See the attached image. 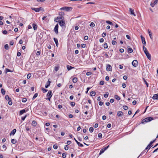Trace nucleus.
<instances>
[{
	"instance_id": "1",
	"label": "nucleus",
	"mask_w": 158,
	"mask_h": 158,
	"mask_svg": "<svg viewBox=\"0 0 158 158\" xmlns=\"http://www.w3.org/2000/svg\"><path fill=\"white\" fill-rule=\"evenodd\" d=\"M143 51L146 55L147 58L149 60H151V54L149 53L148 51L147 48L144 46H143Z\"/></svg>"
},
{
	"instance_id": "2",
	"label": "nucleus",
	"mask_w": 158,
	"mask_h": 158,
	"mask_svg": "<svg viewBox=\"0 0 158 158\" xmlns=\"http://www.w3.org/2000/svg\"><path fill=\"white\" fill-rule=\"evenodd\" d=\"M59 24L63 28H65V24L64 20H59L58 22Z\"/></svg>"
},
{
	"instance_id": "3",
	"label": "nucleus",
	"mask_w": 158,
	"mask_h": 158,
	"mask_svg": "<svg viewBox=\"0 0 158 158\" xmlns=\"http://www.w3.org/2000/svg\"><path fill=\"white\" fill-rule=\"evenodd\" d=\"M64 13L63 12H60L59 13V16L57 17V19H60L61 20H64Z\"/></svg>"
},
{
	"instance_id": "4",
	"label": "nucleus",
	"mask_w": 158,
	"mask_h": 158,
	"mask_svg": "<svg viewBox=\"0 0 158 158\" xmlns=\"http://www.w3.org/2000/svg\"><path fill=\"white\" fill-rule=\"evenodd\" d=\"M52 92L51 91H49L46 95V96L48 97V98H46V99L47 100L48 99L49 101L50 100V99L51 97H52Z\"/></svg>"
},
{
	"instance_id": "5",
	"label": "nucleus",
	"mask_w": 158,
	"mask_h": 158,
	"mask_svg": "<svg viewBox=\"0 0 158 158\" xmlns=\"http://www.w3.org/2000/svg\"><path fill=\"white\" fill-rule=\"evenodd\" d=\"M72 8L68 6H64L60 8V10H65L66 11H69L70 10V9H72Z\"/></svg>"
},
{
	"instance_id": "6",
	"label": "nucleus",
	"mask_w": 158,
	"mask_h": 158,
	"mask_svg": "<svg viewBox=\"0 0 158 158\" xmlns=\"http://www.w3.org/2000/svg\"><path fill=\"white\" fill-rule=\"evenodd\" d=\"M152 144L151 142H150V143H149V144L148 145V146H147V147L146 148H145V150H144V151H143V152H142L141 153V154H140V155H142V154H143V153H144V152H145V150H146V149H149L150 148H151V147H152Z\"/></svg>"
},
{
	"instance_id": "7",
	"label": "nucleus",
	"mask_w": 158,
	"mask_h": 158,
	"mask_svg": "<svg viewBox=\"0 0 158 158\" xmlns=\"http://www.w3.org/2000/svg\"><path fill=\"white\" fill-rule=\"evenodd\" d=\"M59 26L58 24H56L54 28V31L55 32V33L57 34L58 33V29Z\"/></svg>"
},
{
	"instance_id": "8",
	"label": "nucleus",
	"mask_w": 158,
	"mask_h": 158,
	"mask_svg": "<svg viewBox=\"0 0 158 158\" xmlns=\"http://www.w3.org/2000/svg\"><path fill=\"white\" fill-rule=\"evenodd\" d=\"M140 37L142 40V43L144 45L143 46H146V41H145V38L142 35H141Z\"/></svg>"
},
{
	"instance_id": "9",
	"label": "nucleus",
	"mask_w": 158,
	"mask_h": 158,
	"mask_svg": "<svg viewBox=\"0 0 158 158\" xmlns=\"http://www.w3.org/2000/svg\"><path fill=\"white\" fill-rule=\"evenodd\" d=\"M133 66L134 67H136L138 65V61L137 60H135L132 63Z\"/></svg>"
},
{
	"instance_id": "10",
	"label": "nucleus",
	"mask_w": 158,
	"mask_h": 158,
	"mask_svg": "<svg viewBox=\"0 0 158 158\" xmlns=\"http://www.w3.org/2000/svg\"><path fill=\"white\" fill-rule=\"evenodd\" d=\"M158 2V0H155L153 3L151 2L150 4L151 6L152 7H154L157 3Z\"/></svg>"
},
{
	"instance_id": "11",
	"label": "nucleus",
	"mask_w": 158,
	"mask_h": 158,
	"mask_svg": "<svg viewBox=\"0 0 158 158\" xmlns=\"http://www.w3.org/2000/svg\"><path fill=\"white\" fill-rule=\"evenodd\" d=\"M42 8L41 7H40V8H31V9L32 10H34L36 12H38L40 10H41Z\"/></svg>"
},
{
	"instance_id": "12",
	"label": "nucleus",
	"mask_w": 158,
	"mask_h": 158,
	"mask_svg": "<svg viewBox=\"0 0 158 158\" xmlns=\"http://www.w3.org/2000/svg\"><path fill=\"white\" fill-rule=\"evenodd\" d=\"M106 70L108 71H111L112 67L109 64H108L106 66Z\"/></svg>"
},
{
	"instance_id": "13",
	"label": "nucleus",
	"mask_w": 158,
	"mask_h": 158,
	"mask_svg": "<svg viewBox=\"0 0 158 158\" xmlns=\"http://www.w3.org/2000/svg\"><path fill=\"white\" fill-rule=\"evenodd\" d=\"M153 118L152 117H148L146 118V120H147V122H150L153 119Z\"/></svg>"
},
{
	"instance_id": "14",
	"label": "nucleus",
	"mask_w": 158,
	"mask_h": 158,
	"mask_svg": "<svg viewBox=\"0 0 158 158\" xmlns=\"http://www.w3.org/2000/svg\"><path fill=\"white\" fill-rule=\"evenodd\" d=\"M127 51L129 53H131L133 52V50L130 46H128L127 47Z\"/></svg>"
},
{
	"instance_id": "15",
	"label": "nucleus",
	"mask_w": 158,
	"mask_h": 158,
	"mask_svg": "<svg viewBox=\"0 0 158 158\" xmlns=\"http://www.w3.org/2000/svg\"><path fill=\"white\" fill-rule=\"evenodd\" d=\"M123 114V112L121 111H118L117 112V115L118 117H120L122 116Z\"/></svg>"
},
{
	"instance_id": "16",
	"label": "nucleus",
	"mask_w": 158,
	"mask_h": 158,
	"mask_svg": "<svg viewBox=\"0 0 158 158\" xmlns=\"http://www.w3.org/2000/svg\"><path fill=\"white\" fill-rule=\"evenodd\" d=\"M56 44V46L58 47V42L57 38H53Z\"/></svg>"
},
{
	"instance_id": "17",
	"label": "nucleus",
	"mask_w": 158,
	"mask_h": 158,
	"mask_svg": "<svg viewBox=\"0 0 158 158\" xmlns=\"http://www.w3.org/2000/svg\"><path fill=\"white\" fill-rule=\"evenodd\" d=\"M152 98L153 99H158V93L154 95Z\"/></svg>"
},
{
	"instance_id": "18",
	"label": "nucleus",
	"mask_w": 158,
	"mask_h": 158,
	"mask_svg": "<svg viewBox=\"0 0 158 158\" xmlns=\"http://www.w3.org/2000/svg\"><path fill=\"white\" fill-rule=\"evenodd\" d=\"M32 26L34 30H36L37 27V25L35 23L32 24Z\"/></svg>"
},
{
	"instance_id": "19",
	"label": "nucleus",
	"mask_w": 158,
	"mask_h": 158,
	"mask_svg": "<svg viewBox=\"0 0 158 158\" xmlns=\"http://www.w3.org/2000/svg\"><path fill=\"white\" fill-rule=\"evenodd\" d=\"M148 31L151 39H152L153 38L152 33L150 31H149V30L148 29Z\"/></svg>"
},
{
	"instance_id": "20",
	"label": "nucleus",
	"mask_w": 158,
	"mask_h": 158,
	"mask_svg": "<svg viewBox=\"0 0 158 158\" xmlns=\"http://www.w3.org/2000/svg\"><path fill=\"white\" fill-rule=\"evenodd\" d=\"M51 82L49 81H48L45 85V87L48 88L50 85Z\"/></svg>"
},
{
	"instance_id": "21",
	"label": "nucleus",
	"mask_w": 158,
	"mask_h": 158,
	"mask_svg": "<svg viewBox=\"0 0 158 158\" xmlns=\"http://www.w3.org/2000/svg\"><path fill=\"white\" fill-rule=\"evenodd\" d=\"M129 11L130 12L131 14V15H134V16H135V14L134 11V10L131 9V8H130L129 9Z\"/></svg>"
},
{
	"instance_id": "22",
	"label": "nucleus",
	"mask_w": 158,
	"mask_h": 158,
	"mask_svg": "<svg viewBox=\"0 0 158 158\" xmlns=\"http://www.w3.org/2000/svg\"><path fill=\"white\" fill-rule=\"evenodd\" d=\"M67 69H68V70H70L71 69H73V68L74 67H72V66H70L69 65H68L67 66Z\"/></svg>"
},
{
	"instance_id": "23",
	"label": "nucleus",
	"mask_w": 158,
	"mask_h": 158,
	"mask_svg": "<svg viewBox=\"0 0 158 158\" xmlns=\"http://www.w3.org/2000/svg\"><path fill=\"white\" fill-rule=\"evenodd\" d=\"M16 129H13L12 131L10 133V135H11V134H12L13 135H14L16 133Z\"/></svg>"
},
{
	"instance_id": "24",
	"label": "nucleus",
	"mask_w": 158,
	"mask_h": 158,
	"mask_svg": "<svg viewBox=\"0 0 158 158\" xmlns=\"http://www.w3.org/2000/svg\"><path fill=\"white\" fill-rule=\"evenodd\" d=\"M26 112V110L25 109H23L22 110H21L19 112V114L20 115H22L24 113H25Z\"/></svg>"
},
{
	"instance_id": "25",
	"label": "nucleus",
	"mask_w": 158,
	"mask_h": 158,
	"mask_svg": "<svg viewBox=\"0 0 158 158\" xmlns=\"http://www.w3.org/2000/svg\"><path fill=\"white\" fill-rule=\"evenodd\" d=\"M96 94L95 92L94 91H92L90 93V95L91 96H94Z\"/></svg>"
},
{
	"instance_id": "26",
	"label": "nucleus",
	"mask_w": 158,
	"mask_h": 158,
	"mask_svg": "<svg viewBox=\"0 0 158 158\" xmlns=\"http://www.w3.org/2000/svg\"><path fill=\"white\" fill-rule=\"evenodd\" d=\"M77 81V77H75L73 78V82L74 83H76Z\"/></svg>"
},
{
	"instance_id": "27",
	"label": "nucleus",
	"mask_w": 158,
	"mask_h": 158,
	"mask_svg": "<svg viewBox=\"0 0 158 158\" xmlns=\"http://www.w3.org/2000/svg\"><path fill=\"white\" fill-rule=\"evenodd\" d=\"M5 71L6 72V73L7 72H13V71L10 70V69H8L6 68L5 69Z\"/></svg>"
},
{
	"instance_id": "28",
	"label": "nucleus",
	"mask_w": 158,
	"mask_h": 158,
	"mask_svg": "<svg viewBox=\"0 0 158 158\" xmlns=\"http://www.w3.org/2000/svg\"><path fill=\"white\" fill-rule=\"evenodd\" d=\"M11 142L13 144H15L17 142V141L16 139H12L11 140Z\"/></svg>"
},
{
	"instance_id": "29",
	"label": "nucleus",
	"mask_w": 158,
	"mask_h": 158,
	"mask_svg": "<svg viewBox=\"0 0 158 158\" xmlns=\"http://www.w3.org/2000/svg\"><path fill=\"white\" fill-rule=\"evenodd\" d=\"M1 92L2 95H5V91L2 88L1 89Z\"/></svg>"
},
{
	"instance_id": "30",
	"label": "nucleus",
	"mask_w": 158,
	"mask_h": 158,
	"mask_svg": "<svg viewBox=\"0 0 158 158\" xmlns=\"http://www.w3.org/2000/svg\"><path fill=\"white\" fill-rule=\"evenodd\" d=\"M36 122L34 120L31 123L32 125L33 126H35L36 125Z\"/></svg>"
},
{
	"instance_id": "31",
	"label": "nucleus",
	"mask_w": 158,
	"mask_h": 158,
	"mask_svg": "<svg viewBox=\"0 0 158 158\" xmlns=\"http://www.w3.org/2000/svg\"><path fill=\"white\" fill-rule=\"evenodd\" d=\"M38 93H36L34 95L33 97L32 98V100H33L34 99H35L38 96Z\"/></svg>"
},
{
	"instance_id": "32",
	"label": "nucleus",
	"mask_w": 158,
	"mask_h": 158,
	"mask_svg": "<svg viewBox=\"0 0 158 158\" xmlns=\"http://www.w3.org/2000/svg\"><path fill=\"white\" fill-rule=\"evenodd\" d=\"M5 99L7 100H11V98H10L8 95H6L5 97Z\"/></svg>"
},
{
	"instance_id": "33",
	"label": "nucleus",
	"mask_w": 158,
	"mask_h": 158,
	"mask_svg": "<svg viewBox=\"0 0 158 158\" xmlns=\"http://www.w3.org/2000/svg\"><path fill=\"white\" fill-rule=\"evenodd\" d=\"M106 23L110 25H114V24L111 22L110 21H106Z\"/></svg>"
},
{
	"instance_id": "34",
	"label": "nucleus",
	"mask_w": 158,
	"mask_h": 158,
	"mask_svg": "<svg viewBox=\"0 0 158 158\" xmlns=\"http://www.w3.org/2000/svg\"><path fill=\"white\" fill-rule=\"evenodd\" d=\"M115 98L118 100H119L120 99V97L118 95H115L114 96Z\"/></svg>"
},
{
	"instance_id": "35",
	"label": "nucleus",
	"mask_w": 158,
	"mask_h": 158,
	"mask_svg": "<svg viewBox=\"0 0 158 158\" xmlns=\"http://www.w3.org/2000/svg\"><path fill=\"white\" fill-rule=\"evenodd\" d=\"M59 66H56L55 67L54 70L56 72H57L59 70Z\"/></svg>"
},
{
	"instance_id": "36",
	"label": "nucleus",
	"mask_w": 158,
	"mask_h": 158,
	"mask_svg": "<svg viewBox=\"0 0 158 158\" xmlns=\"http://www.w3.org/2000/svg\"><path fill=\"white\" fill-rule=\"evenodd\" d=\"M4 48L6 50H8L9 49V46L8 44H6L4 46Z\"/></svg>"
},
{
	"instance_id": "37",
	"label": "nucleus",
	"mask_w": 158,
	"mask_h": 158,
	"mask_svg": "<svg viewBox=\"0 0 158 158\" xmlns=\"http://www.w3.org/2000/svg\"><path fill=\"white\" fill-rule=\"evenodd\" d=\"M89 131L91 133L92 132L94 131V128L93 127H90L89 129Z\"/></svg>"
},
{
	"instance_id": "38",
	"label": "nucleus",
	"mask_w": 158,
	"mask_h": 158,
	"mask_svg": "<svg viewBox=\"0 0 158 158\" xmlns=\"http://www.w3.org/2000/svg\"><path fill=\"white\" fill-rule=\"evenodd\" d=\"M108 93L106 92V94H104L103 96L105 98L108 97Z\"/></svg>"
},
{
	"instance_id": "39",
	"label": "nucleus",
	"mask_w": 158,
	"mask_h": 158,
	"mask_svg": "<svg viewBox=\"0 0 158 158\" xmlns=\"http://www.w3.org/2000/svg\"><path fill=\"white\" fill-rule=\"evenodd\" d=\"M147 122V120H146V118H145L142 120L141 123L142 124H144L146 122Z\"/></svg>"
},
{
	"instance_id": "40",
	"label": "nucleus",
	"mask_w": 158,
	"mask_h": 158,
	"mask_svg": "<svg viewBox=\"0 0 158 158\" xmlns=\"http://www.w3.org/2000/svg\"><path fill=\"white\" fill-rule=\"evenodd\" d=\"M77 144L79 146L81 147H83V145L79 142L78 143L77 142Z\"/></svg>"
},
{
	"instance_id": "41",
	"label": "nucleus",
	"mask_w": 158,
	"mask_h": 158,
	"mask_svg": "<svg viewBox=\"0 0 158 158\" xmlns=\"http://www.w3.org/2000/svg\"><path fill=\"white\" fill-rule=\"evenodd\" d=\"M69 146L68 145H65L64 149L65 150H67L69 149Z\"/></svg>"
},
{
	"instance_id": "42",
	"label": "nucleus",
	"mask_w": 158,
	"mask_h": 158,
	"mask_svg": "<svg viewBox=\"0 0 158 158\" xmlns=\"http://www.w3.org/2000/svg\"><path fill=\"white\" fill-rule=\"evenodd\" d=\"M41 89L44 93H45L48 91V90L47 89H44L43 88H41Z\"/></svg>"
},
{
	"instance_id": "43",
	"label": "nucleus",
	"mask_w": 158,
	"mask_h": 158,
	"mask_svg": "<svg viewBox=\"0 0 158 158\" xmlns=\"http://www.w3.org/2000/svg\"><path fill=\"white\" fill-rule=\"evenodd\" d=\"M90 26L91 27H93L95 26V24L94 23L92 22L90 23Z\"/></svg>"
},
{
	"instance_id": "44",
	"label": "nucleus",
	"mask_w": 158,
	"mask_h": 158,
	"mask_svg": "<svg viewBox=\"0 0 158 158\" xmlns=\"http://www.w3.org/2000/svg\"><path fill=\"white\" fill-rule=\"evenodd\" d=\"M71 106H75V103L73 102H71L70 103Z\"/></svg>"
},
{
	"instance_id": "45",
	"label": "nucleus",
	"mask_w": 158,
	"mask_h": 158,
	"mask_svg": "<svg viewBox=\"0 0 158 158\" xmlns=\"http://www.w3.org/2000/svg\"><path fill=\"white\" fill-rule=\"evenodd\" d=\"M108 47L107 44L106 43H105L104 44V48H107Z\"/></svg>"
},
{
	"instance_id": "46",
	"label": "nucleus",
	"mask_w": 158,
	"mask_h": 158,
	"mask_svg": "<svg viewBox=\"0 0 158 158\" xmlns=\"http://www.w3.org/2000/svg\"><path fill=\"white\" fill-rule=\"evenodd\" d=\"M123 107L125 110H127L128 109V107L126 106H123Z\"/></svg>"
},
{
	"instance_id": "47",
	"label": "nucleus",
	"mask_w": 158,
	"mask_h": 158,
	"mask_svg": "<svg viewBox=\"0 0 158 158\" xmlns=\"http://www.w3.org/2000/svg\"><path fill=\"white\" fill-rule=\"evenodd\" d=\"M92 73L90 72H87L86 73V75L87 76H89L90 75H91V74H92Z\"/></svg>"
},
{
	"instance_id": "48",
	"label": "nucleus",
	"mask_w": 158,
	"mask_h": 158,
	"mask_svg": "<svg viewBox=\"0 0 158 158\" xmlns=\"http://www.w3.org/2000/svg\"><path fill=\"white\" fill-rule=\"evenodd\" d=\"M27 101V99L26 98H23L22 100V102H25Z\"/></svg>"
},
{
	"instance_id": "49",
	"label": "nucleus",
	"mask_w": 158,
	"mask_h": 158,
	"mask_svg": "<svg viewBox=\"0 0 158 158\" xmlns=\"http://www.w3.org/2000/svg\"><path fill=\"white\" fill-rule=\"evenodd\" d=\"M31 76V73H28L27 76V79L30 78Z\"/></svg>"
},
{
	"instance_id": "50",
	"label": "nucleus",
	"mask_w": 158,
	"mask_h": 158,
	"mask_svg": "<svg viewBox=\"0 0 158 158\" xmlns=\"http://www.w3.org/2000/svg\"><path fill=\"white\" fill-rule=\"evenodd\" d=\"M53 148L55 149H56L58 148L57 145L56 144L54 145L53 146Z\"/></svg>"
},
{
	"instance_id": "51",
	"label": "nucleus",
	"mask_w": 158,
	"mask_h": 158,
	"mask_svg": "<svg viewBox=\"0 0 158 158\" xmlns=\"http://www.w3.org/2000/svg\"><path fill=\"white\" fill-rule=\"evenodd\" d=\"M105 151L103 149H102L100 151V153H99V155H101L102 153H103Z\"/></svg>"
},
{
	"instance_id": "52",
	"label": "nucleus",
	"mask_w": 158,
	"mask_h": 158,
	"mask_svg": "<svg viewBox=\"0 0 158 158\" xmlns=\"http://www.w3.org/2000/svg\"><path fill=\"white\" fill-rule=\"evenodd\" d=\"M9 101V102H8V104L9 105H11L12 104V102L11 101V100H8Z\"/></svg>"
},
{
	"instance_id": "53",
	"label": "nucleus",
	"mask_w": 158,
	"mask_h": 158,
	"mask_svg": "<svg viewBox=\"0 0 158 158\" xmlns=\"http://www.w3.org/2000/svg\"><path fill=\"white\" fill-rule=\"evenodd\" d=\"M112 43L113 45H114L116 44L117 42L113 40L112 42Z\"/></svg>"
},
{
	"instance_id": "54",
	"label": "nucleus",
	"mask_w": 158,
	"mask_h": 158,
	"mask_svg": "<svg viewBox=\"0 0 158 158\" xmlns=\"http://www.w3.org/2000/svg\"><path fill=\"white\" fill-rule=\"evenodd\" d=\"M104 82L103 81H100L99 84L101 85H103L104 84Z\"/></svg>"
},
{
	"instance_id": "55",
	"label": "nucleus",
	"mask_w": 158,
	"mask_h": 158,
	"mask_svg": "<svg viewBox=\"0 0 158 158\" xmlns=\"http://www.w3.org/2000/svg\"><path fill=\"white\" fill-rule=\"evenodd\" d=\"M106 36V33L105 32H103L102 34V36L104 37Z\"/></svg>"
},
{
	"instance_id": "56",
	"label": "nucleus",
	"mask_w": 158,
	"mask_h": 158,
	"mask_svg": "<svg viewBox=\"0 0 158 158\" xmlns=\"http://www.w3.org/2000/svg\"><path fill=\"white\" fill-rule=\"evenodd\" d=\"M122 85L123 87L124 88H125L126 87V85L125 83H123Z\"/></svg>"
},
{
	"instance_id": "57",
	"label": "nucleus",
	"mask_w": 158,
	"mask_h": 158,
	"mask_svg": "<svg viewBox=\"0 0 158 158\" xmlns=\"http://www.w3.org/2000/svg\"><path fill=\"white\" fill-rule=\"evenodd\" d=\"M99 41L101 43H102L104 41V40L103 38H101L99 40Z\"/></svg>"
},
{
	"instance_id": "58",
	"label": "nucleus",
	"mask_w": 158,
	"mask_h": 158,
	"mask_svg": "<svg viewBox=\"0 0 158 158\" xmlns=\"http://www.w3.org/2000/svg\"><path fill=\"white\" fill-rule=\"evenodd\" d=\"M62 157L63 158H65L66 157V156L65 153H63L62 154Z\"/></svg>"
},
{
	"instance_id": "59",
	"label": "nucleus",
	"mask_w": 158,
	"mask_h": 158,
	"mask_svg": "<svg viewBox=\"0 0 158 158\" xmlns=\"http://www.w3.org/2000/svg\"><path fill=\"white\" fill-rule=\"evenodd\" d=\"M103 104V102L101 101H100L98 102V104L100 106H102Z\"/></svg>"
},
{
	"instance_id": "60",
	"label": "nucleus",
	"mask_w": 158,
	"mask_h": 158,
	"mask_svg": "<svg viewBox=\"0 0 158 158\" xmlns=\"http://www.w3.org/2000/svg\"><path fill=\"white\" fill-rule=\"evenodd\" d=\"M102 135L101 133H99L98 135V137L99 138H101L102 137Z\"/></svg>"
},
{
	"instance_id": "61",
	"label": "nucleus",
	"mask_w": 158,
	"mask_h": 158,
	"mask_svg": "<svg viewBox=\"0 0 158 158\" xmlns=\"http://www.w3.org/2000/svg\"><path fill=\"white\" fill-rule=\"evenodd\" d=\"M26 117H27V115H26L25 116L22 117V118H21V119L22 120L24 121L25 120V119L26 118Z\"/></svg>"
},
{
	"instance_id": "62",
	"label": "nucleus",
	"mask_w": 158,
	"mask_h": 158,
	"mask_svg": "<svg viewBox=\"0 0 158 158\" xmlns=\"http://www.w3.org/2000/svg\"><path fill=\"white\" fill-rule=\"evenodd\" d=\"M119 51L121 53H123L124 51V50L123 48H121L119 50Z\"/></svg>"
},
{
	"instance_id": "63",
	"label": "nucleus",
	"mask_w": 158,
	"mask_h": 158,
	"mask_svg": "<svg viewBox=\"0 0 158 158\" xmlns=\"http://www.w3.org/2000/svg\"><path fill=\"white\" fill-rule=\"evenodd\" d=\"M111 126V125L110 123H109L107 124V127L108 128H110Z\"/></svg>"
},
{
	"instance_id": "64",
	"label": "nucleus",
	"mask_w": 158,
	"mask_h": 158,
	"mask_svg": "<svg viewBox=\"0 0 158 158\" xmlns=\"http://www.w3.org/2000/svg\"><path fill=\"white\" fill-rule=\"evenodd\" d=\"M2 32L4 34H6L7 33V31L6 30H4Z\"/></svg>"
}]
</instances>
